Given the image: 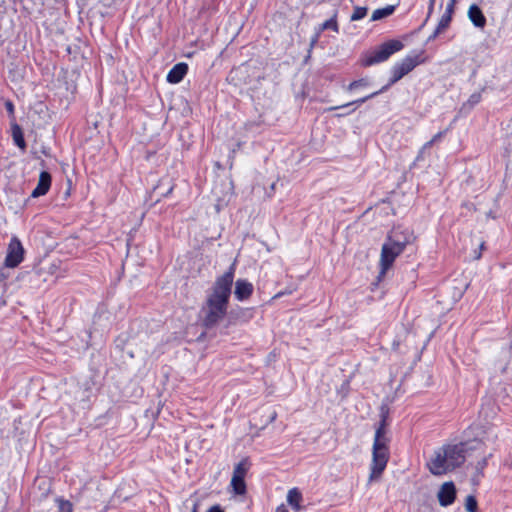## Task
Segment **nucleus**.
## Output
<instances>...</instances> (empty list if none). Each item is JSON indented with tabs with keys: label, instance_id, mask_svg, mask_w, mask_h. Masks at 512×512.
Listing matches in <instances>:
<instances>
[{
	"label": "nucleus",
	"instance_id": "1",
	"mask_svg": "<svg viewBox=\"0 0 512 512\" xmlns=\"http://www.w3.org/2000/svg\"><path fill=\"white\" fill-rule=\"evenodd\" d=\"M234 274L235 268L231 266L222 275L218 276L213 283L211 292L206 297L200 310L201 325L205 329L214 328L227 315Z\"/></svg>",
	"mask_w": 512,
	"mask_h": 512
},
{
	"label": "nucleus",
	"instance_id": "2",
	"mask_svg": "<svg viewBox=\"0 0 512 512\" xmlns=\"http://www.w3.org/2000/svg\"><path fill=\"white\" fill-rule=\"evenodd\" d=\"M465 460V443H446L434 451L426 467L432 475L442 476L460 467Z\"/></svg>",
	"mask_w": 512,
	"mask_h": 512
},
{
	"label": "nucleus",
	"instance_id": "3",
	"mask_svg": "<svg viewBox=\"0 0 512 512\" xmlns=\"http://www.w3.org/2000/svg\"><path fill=\"white\" fill-rule=\"evenodd\" d=\"M380 421L375 429V435L372 445V460L370 463L369 479L379 478L390 459V437L388 436V410L382 409Z\"/></svg>",
	"mask_w": 512,
	"mask_h": 512
},
{
	"label": "nucleus",
	"instance_id": "4",
	"mask_svg": "<svg viewBox=\"0 0 512 512\" xmlns=\"http://www.w3.org/2000/svg\"><path fill=\"white\" fill-rule=\"evenodd\" d=\"M416 239L412 230L405 228L394 229L386 238L381 248L379 259L380 274L385 275L393 266L396 258L400 256L406 247Z\"/></svg>",
	"mask_w": 512,
	"mask_h": 512
},
{
	"label": "nucleus",
	"instance_id": "5",
	"mask_svg": "<svg viewBox=\"0 0 512 512\" xmlns=\"http://www.w3.org/2000/svg\"><path fill=\"white\" fill-rule=\"evenodd\" d=\"M424 62V58H422L421 54H415V55H407L400 61H397L390 69V78L388 79V82L382 86L379 90L366 95L362 98L356 99L352 102L340 105V106H333L329 107L327 111H332L336 109L346 108L350 105H361L368 101L369 99H372L384 92H386L391 86L396 84L398 81H400L403 77L408 75L410 72H412L418 65L422 64Z\"/></svg>",
	"mask_w": 512,
	"mask_h": 512
},
{
	"label": "nucleus",
	"instance_id": "6",
	"mask_svg": "<svg viewBox=\"0 0 512 512\" xmlns=\"http://www.w3.org/2000/svg\"><path fill=\"white\" fill-rule=\"evenodd\" d=\"M403 48L404 44L402 41L398 39H390L362 53L360 57V65L362 67H370L385 62L392 55L400 52Z\"/></svg>",
	"mask_w": 512,
	"mask_h": 512
},
{
	"label": "nucleus",
	"instance_id": "7",
	"mask_svg": "<svg viewBox=\"0 0 512 512\" xmlns=\"http://www.w3.org/2000/svg\"><path fill=\"white\" fill-rule=\"evenodd\" d=\"M24 260V248L17 237H12L7 249L4 264L8 268L17 267Z\"/></svg>",
	"mask_w": 512,
	"mask_h": 512
},
{
	"label": "nucleus",
	"instance_id": "8",
	"mask_svg": "<svg viewBox=\"0 0 512 512\" xmlns=\"http://www.w3.org/2000/svg\"><path fill=\"white\" fill-rule=\"evenodd\" d=\"M455 0H450L446 6L445 12L442 14L434 32L429 36V40L436 39L442 34L451 24L452 16L454 13Z\"/></svg>",
	"mask_w": 512,
	"mask_h": 512
},
{
	"label": "nucleus",
	"instance_id": "9",
	"mask_svg": "<svg viewBox=\"0 0 512 512\" xmlns=\"http://www.w3.org/2000/svg\"><path fill=\"white\" fill-rule=\"evenodd\" d=\"M439 504L443 507L452 505L456 499V487L452 481L445 482L441 485L438 494Z\"/></svg>",
	"mask_w": 512,
	"mask_h": 512
},
{
	"label": "nucleus",
	"instance_id": "10",
	"mask_svg": "<svg viewBox=\"0 0 512 512\" xmlns=\"http://www.w3.org/2000/svg\"><path fill=\"white\" fill-rule=\"evenodd\" d=\"M252 317V308L237 307L228 313L226 327L239 323H247Z\"/></svg>",
	"mask_w": 512,
	"mask_h": 512
},
{
	"label": "nucleus",
	"instance_id": "11",
	"mask_svg": "<svg viewBox=\"0 0 512 512\" xmlns=\"http://www.w3.org/2000/svg\"><path fill=\"white\" fill-rule=\"evenodd\" d=\"M254 292V286L246 279H238L235 282L234 297L238 301L248 300Z\"/></svg>",
	"mask_w": 512,
	"mask_h": 512
},
{
	"label": "nucleus",
	"instance_id": "12",
	"mask_svg": "<svg viewBox=\"0 0 512 512\" xmlns=\"http://www.w3.org/2000/svg\"><path fill=\"white\" fill-rule=\"evenodd\" d=\"M52 177L51 174L47 171H42L39 175V180L37 186L31 193V196L34 198L43 196L47 194L51 187Z\"/></svg>",
	"mask_w": 512,
	"mask_h": 512
},
{
	"label": "nucleus",
	"instance_id": "13",
	"mask_svg": "<svg viewBox=\"0 0 512 512\" xmlns=\"http://www.w3.org/2000/svg\"><path fill=\"white\" fill-rule=\"evenodd\" d=\"M188 72V65L184 62L175 64L167 74V81L171 84H177L183 80Z\"/></svg>",
	"mask_w": 512,
	"mask_h": 512
},
{
	"label": "nucleus",
	"instance_id": "14",
	"mask_svg": "<svg viewBox=\"0 0 512 512\" xmlns=\"http://www.w3.org/2000/svg\"><path fill=\"white\" fill-rule=\"evenodd\" d=\"M468 18L477 28H484L486 25V17L484 16L480 7L472 4L468 9Z\"/></svg>",
	"mask_w": 512,
	"mask_h": 512
},
{
	"label": "nucleus",
	"instance_id": "15",
	"mask_svg": "<svg viewBox=\"0 0 512 512\" xmlns=\"http://www.w3.org/2000/svg\"><path fill=\"white\" fill-rule=\"evenodd\" d=\"M338 10L335 9L331 15V17L324 21L322 24L318 26L316 29L319 33H322L325 30H332L335 33H339V24H338Z\"/></svg>",
	"mask_w": 512,
	"mask_h": 512
},
{
	"label": "nucleus",
	"instance_id": "16",
	"mask_svg": "<svg viewBox=\"0 0 512 512\" xmlns=\"http://www.w3.org/2000/svg\"><path fill=\"white\" fill-rule=\"evenodd\" d=\"M302 500V493L298 488L294 487L288 491L287 502L295 511H299L301 509Z\"/></svg>",
	"mask_w": 512,
	"mask_h": 512
},
{
	"label": "nucleus",
	"instance_id": "17",
	"mask_svg": "<svg viewBox=\"0 0 512 512\" xmlns=\"http://www.w3.org/2000/svg\"><path fill=\"white\" fill-rule=\"evenodd\" d=\"M11 131H12V138L17 147H19L22 150H25L26 148V142L24 139V134L22 131V128L16 123H11Z\"/></svg>",
	"mask_w": 512,
	"mask_h": 512
},
{
	"label": "nucleus",
	"instance_id": "18",
	"mask_svg": "<svg viewBox=\"0 0 512 512\" xmlns=\"http://www.w3.org/2000/svg\"><path fill=\"white\" fill-rule=\"evenodd\" d=\"M250 466L251 462L249 458H243L239 463L235 465L232 477H240L241 479H245Z\"/></svg>",
	"mask_w": 512,
	"mask_h": 512
},
{
	"label": "nucleus",
	"instance_id": "19",
	"mask_svg": "<svg viewBox=\"0 0 512 512\" xmlns=\"http://www.w3.org/2000/svg\"><path fill=\"white\" fill-rule=\"evenodd\" d=\"M396 7L397 5H387L383 8L375 9L371 15V21H378L391 16L395 12Z\"/></svg>",
	"mask_w": 512,
	"mask_h": 512
},
{
	"label": "nucleus",
	"instance_id": "20",
	"mask_svg": "<svg viewBox=\"0 0 512 512\" xmlns=\"http://www.w3.org/2000/svg\"><path fill=\"white\" fill-rule=\"evenodd\" d=\"M488 465V457H483L480 461L477 462L475 466V474L472 477L474 483H479L480 480L484 477V470Z\"/></svg>",
	"mask_w": 512,
	"mask_h": 512
},
{
	"label": "nucleus",
	"instance_id": "21",
	"mask_svg": "<svg viewBox=\"0 0 512 512\" xmlns=\"http://www.w3.org/2000/svg\"><path fill=\"white\" fill-rule=\"evenodd\" d=\"M230 485L236 495H244L247 492L245 479H241L240 477H232Z\"/></svg>",
	"mask_w": 512,
	"mask_h": 512
},
{
	"label": "nucleus",
	"instance_id": "22",
	"mask_svg": "<svg viewBox=\"0 0 512 512\" xmlns=\"http://www.w3.org/2000/svg\"><path fill=\"white\" fill-rule=\"evenodd\" d=\"M368 9L363 6H355L353 13L350 16L351 21H359L367 15Z\"/></svg>",
	"mask_w": 512,
	"mask_h": 512
},
{
	"label": "nucleus",
	"instance_id": "23",
	"mask_svg": "<svg viewBox=\"0 0 512 512\" xmlns=\"http://www.w3.org/2000/svg\"><path fill=\"white\" fill-rule=\"evenodd\" d=\"M465 509L467 512H477L478 511V503L476 498L473 495H469L465 500Z\"/></svg>",
	"mask_w": 512,
	"mask_h": 512
},
{
	"label": "nucleus",
	"instance_id": "24",
	"mask_svg": "<svg viewBox=\"0 0 512 512\" xmlns=\"http://www.w3.org/2000/svg\"><path fill=\"white\" fill-rule=\"evenodd\" d=\"M370 82L367 78H360L358 80L352 81L348 87L347 90L352 91L360 87H367L369 86Z\"/></svg>",
	"mask_w": 512,
	"mask_h": 512
},
{
	"label": "nucleus",
	"instance_id": "25",
	"mask_svg": "<svg viewBox=\"0 0 512 512\" xmlns=\"http://www.w3.org/2000/svg\"><path fill=\"white\" fill-rule=\"evenodd\" d=\"M447 133V129L446 130H443V131H440L438 133H436L432 138L431 140L427 141L423 148L424 149H428V148H431L436 142L440 141Z\"/></svg>",
	"mask_w": 512,
	"mask_h": 512
},
{
	"label": "nucleus",
	"instance_id": "26",
	"mask_svg": "<svg viewBox=\"0 0 512 512\" xmlns=\"http://www.w3.org/2000/svg\"><path fill=\"white\" fill-rule=\"evenodd\" d=\"M58 510L59 512H73V505L69 500L59 499Z\"/></svg>",
	"mask_w": 512,
	"mask_h": 512
},
{
	"label": "nucleus",
	"instance_id": "27",
	"mask_svg": "<svg viewBox=\"0 0 512 512\" xmlns=\"http://www.w3.org/2000/svg\"><path fill=\"white\" fill-rule=\"evenodd\" d=\"M481 100H482L481 92H475L469 96V98L466 102V105H468L469 107H474L475 105L480 103Z\"/></svg>",
	"mask_w": 512,
	"mask_h": 512
},
{
	"label": "nucleus",
	"instance_id": "28",
	"mask_svg": "<svg viewBox=\"0 0 512 512\" xmlns=\"http://www.w3.org/2000/svg\"><path fill=\"white\" fill-rule=\"evenodd\" d=\"M4 105H5L6 111L8 113L9 118L11 119L12 123L16 122L15 106H14L13 102L11 100H6Z\"/></svg>",
	"mask_w": 512,
	"mask_h": 512
},
{
	"label": "nucleus",
	"instance_id": "29",
	"mask_svg": "<svg viewBox=\"0 0 512 512\" xmlns=\"http://www.w3.org/2000/svg\"><path fill=\"white\" fill-rule=\"evenodd\" d=\"M320 35H321V33H319V32L316 30L315 35L311 38V41H310V45H309V53L312 51V49L314 48V46L317 44V42H318V40H319Z\"/></svg>",
	"mask_w": 512,
	"mask_h": 512
},
{
	"label": "nucleus",
	"instance_id": "30",
	"mask_svg": "<svg viewBox=\"0 0 512 512\" xmlns=\"http://www.w3.org/2000/svg\"><path fill=\"white\" fill-rule=\"evenodd\" d=\"M207 512H224L219 505L212 506Z\"/></svg>",
	"mask_w": 512,
	"mask_h": 512
},
{
	"label": "nucleus",
	"instance_id": "31",
	"mask_svg": "<svg viewBox=\"0 0 512 512\" xmlns=\"http://www.w3.org/2000/svg\"><path fill=\"white\" fill-rule=\"evenodd\" d=\"M198 508H199V503L195 502L191 512H198Z\"/></svg>",
	"mask_w": 512,
	"mask_h": 512
},
{
	"label": "nucleus",
	"instance_id": "32",
	"mask_svg": "<svg viewBox=\"0 0 512 512\" xmlns=\"http://www.w3.org/2000/svg\"><path fill=\"white\" fill-rule=\"evenodd\" d=\"M355 109L351 110V111H348L347 113H344V114H338L337 116L338 117H341V116H345V115H348V114H351Z\"/></svg>",
	"mask_w": 512,
	"mask_h": 512
},
{
	"label": "nucleus",
	"instance_id": "33",
	"mask_svg": "<svg viewBox=\"0 0 512 512\" xmlns=\"http://www.w3.org/2000/svg\"><path fill=\"white\" fill-rule=\"evenodd\" d=\"M286 293L285 292H279L275 295V298H278V297H281L283 295H285Z\"/></svg>",
	"mask_w": 512,
	"mask_h": 512
},
{
	"label": "nucleus",
	"instance_id": "34",
	"mask_svg": "<svg viewBox=\"0 0 512 512\" xmlns=\"http://www.w3.org/2000/svg\"><path fill=\"white\" fill-rule=\"evenodd\" d=\"M173 189H174V187L171 186L166 195L170 194L173 191Z\"/></svg>",
	"mask_w": 512,
	"mask_h": 512
}]
</instances>
